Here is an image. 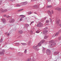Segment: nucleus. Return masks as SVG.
Here are the masks:
<instances>
[{"instance_id": "obj_1", "label": "nucleus", "mask_w": 61, "mask_h": 61, "mask_svg": "<svg viewBox=\"0 0 61 61\" xmlns=\"http://www.w3.org/2000/svg\"><path fill=\"white\" fill-rule=\"evenodd\" d=\"M43 26V24L41 22H39L37 25V26L40 27H42Z\"/></svg>"}, {"instance_id": "obj_2", "label": "nucleus", "mask_w": 61, "mask_h": 61, "mask_svg": "<svg viewBox=\"0 0 61 61\" xmlns=\"http://www.w3.org/2000/svg\"><path fill=\"white\" fill-rule=\"evenodd\" d=\"M46 52V53L47 54V55H50V54H51V51H50V50L49 49H47Z\"/></svg>"}, {"instance_id": "obj_3", "label": "nucleus", "mask_w": 61, "mask_h": 61, "mask_svg": "<svg viewBox=\"0 0 61 61\" xmlns=\"http://www.w3.org/2000/svg\"><path fill=\"white\" fill-rule=\"evenodd\" d=\"M14 22H15V20L13 19H10L9 21V22L10 23H13Z\"/></svg>"}, {"instance_id": "obj_4", "label": "nucleus", "mask_w": 61, "mask_h": 61, "mask_svg": "<svg viewBox=\"0 0 61 61\" xmlns=\"http://www.w3.org/2000/svg\"><path fill=\"white\" fill-rule=\"evenodd\" d=\"M37 46H34L33 47V48H34V49H35L37 51H38V49L37 48V47H38Z\"/></svg>"}, {"instance_id": "obj_5", "label": "nucleus", "mask_w": 61, "mask_h": 61, "mask_svg": "<svg viewBox=\"0 0 61 61\" xmlns=\"http://www.w3.org/2000/svg\"><path fill=\"white\" fill-rule=\"evenodd\" d=\"M2 21L3 23L4 24L6 23V20L5 19H2Z\"/></svg>"}, {"instance_id": "obj_6", "label": "nucleus", "mask_w": 61, "mask_h": 61, "mask_svg": "<svg viewBox=\"0 0 61 61\" xmlns=\"http://www.w3.org/2000/svg\"><path fill=\"white\" fill-rule=\"evenodd\" d=\"M18 32L20 34H22V33H23V30H20Z\"/></svg>"}, {"instance_id": "obj_7", "label": "nucleus", "mask_w": 61, "mask_h": 61, "mask_svg": "<svg viewBox=\"0 0 61 61\" xmlns=\"http://www.w3.org/2000/svg\"><path fill=\"white\" fill-rule=\"evenodd\" d=\"M42 48H43V49L42 50V52L43 53H45V50H46V49L44 47H43Z\"/></svg>"}, {"instance_id": "obj_8", "label": "nucleus", "mask_w": 61, "mask_h": 61, "mask_svg": "<svg viewBox=\"0 0 61 61\" xmlns=\"http://www.w3.org/2000/svg\"><path fill=\"white\" fill-rule=\"evenodd\" d=\"M41 44V43L40 42H39V43L38 44V45L37 46L38 47H39V46H41V44Z\"/></svg>"}, {"instance_id": "obj_9", "label": "nucleus", "mask_w": 61, "mask_h": 61, "mask_svg": "<svg viewBox=\"0 0 61 61\" xmlns=\"http://www.w3.org/2000/svg\"><path fill=\"white\" fill-rule=\"evenodd\" d=\"M60 31V30H59L58 31V32H57L56 33L55 35V36H58V34H59V32Z\"/></svg>"}, {"instance_id": "obj_10", "label": "nucleus", "mask_w": 61, "mask_h": 61, "mask_svg": "<svg viewBox=\"0 0 61 61\" xmlns=\"http://www.w3.org/2000/svg\"><path fill=\"white\" fill-rule=\"evenodd\" d=\"M54 41L51 40L50 41V44H51V43H54Z\"/></svg>"}, {"instance_id": "obj_11", "label": "nucleus", "mask_w": 61, "mask_h": 61, "mask_svg": "<svg viewBox=\"0 0 61 61\" xmlns=\"http://www.w3.org/2000/svg\"><path fill=\"white\" fill-rule=\"evenodd\" d=\"M47 30H44L43 31V33L44 34H45V33H47Z\"/></svg>"}, {"instance_id": "obj_12", "label": "nucleus", "mask_w": 61, "mask_h": 61, "mask_svg": "<svg viewBox=\"0 0 61 61\" xmlns=\"http://www.w3.org/2000/svg\"><path fill=\"white\" fill-rule=\"evenodd\" d=\"M45 40H43L41 41L40 42L41 43V44H42L43 43H44V42H45Z\"/></svg>"}, {"instance_id": "obj_13", "label": "nucleus", "mask_w": 61, "mask_h": 61, "mask_svg": "<svg viewBox=\"0 0 61 61\" xmlns=\"http://www.w3.org/2000/svg\"><path fill=\"white\" fill-rule=\"evenodd\" d=\"M21 44H22L23 46H25V45H27V43H21Z\"/></svg>"}, {"instance_id": "obj_14", "label": "nucleus", "mask_w": 61, "mask_h": 61, "mask_svg": "<svg viewBox=\"0 0 61 61\" xmlns=\"http://www.w3.org/2000/svg\"><path fill=\"white\" fill-rule=\"evenodd\" d=\"M19 16H20V17H21V18H24V17H25V16L23 15H20Z\"/></svg>"}, {"instance_id": "obj_15", "label": "nucleus", "mask_w": 61, "mask_h": 61, "mask_svg": "<svg viewBox=\"0 0 61 61\" xmlns=\"http://www.w3.org/2000/svg\"><path fill=\"white\" fill-rule=\"evenodd\" d=\"M29 26V24H26L25 25V27H28Z\"/></svg>"}, {"instance_id": "obj_16", "label": "nucleus", "mask_w": 61, "mask_h": 61, "mask_svg": "<svg viewBox=\"0 0 61 61\" xmlns=\"http://www.w3.org/2000/svg\"><path fill=\"white\" fill-rule=\"evenodd\" d=\"M59 22H60V20H59L57 22H56L57 24L58 25H59Z\"/></svg>"}, {"instance_id": "obj_17", "label": "nucleus", "mask_w": 61, "mask_h": 61, "mask_svg": "<svg viewBox=\"0 0 61 61\" xmlns=\"http://www.w3.org/2000/svg\"><path fill=\"white\" fill-rule=\"evenodd\" d=\"M35 8H38V6L37 5H35L33 6Z\"/></svg>"}, {"instance_id": "obj_18", "label": "nucleus", "mask_w": 61, "mask_h": 61, "mask_svg": "<svg viewBox=\"0 0 61 61\" xmlns=\"http://www.w3.org/2000/svg\"><path fill=\"white\" fill-rule=\"evenodd\" d=\"M52 7V6L51 5H48L47 6V8H51Z\"/></svg>"}, {"instance_id": "obj_19", "label": "nucleus", "mask_w": 61, "mask_h": 61, "mask_svg": "<svg viewBox=\"0 0 61 61\" xmlns=\"http://www.w3.org/2000/svg\"><path fill=\"white\" fill-rule=\"evenodd\" d=\"M48 38V36H45L44 37V39H47Z\"/></svg>"}, {"instance_id": "obj_20", "label": "nucleus", "mask_w": 61, "mask_h": 61, "mask_svg": "<svg viewBox=\"0 0 61 61\" xmlns=\"http://www.w3.org/2000/svg\"><path fill=\"white\" fill-rule=\"evenodd\" d=\"M24 9H20L18 10L17 11V12H20V11H22V10H23Z\"/></svg>"}, {"instance_id": "obj_21", "label": "nucleus", "mask_w": 61, "mask_h": 61, "mask_svg": "<svg viewBox=\"0 0 61 61\" xmlns=\"http://www.w3.org/2000/svg\"><path fill=\"white\" fill-rule=\"evenodd\" d=\"M23 3H24V5H26V4H27V2H23Z\"/></svg>"}, {"instance_id": "obj_22", "label": "nucleus", "mask_w": 61, "mask_h": 61, "mask_svg": "<svg viewBox=\"0 0 61 61\" xmlns=\"http://www.w3.org/2000/svg\"><path fill=\"white\" fill-rule=\"evenodd\" d=\"M4 55V53L3 52L1 51L0 52V55Z\"/></svg>"}, {"instance_id": "obj_23", "label": "nucleus", "mask_w": 61, "mask_h": 61, "mask_svg": "<svg viewBox=\"0 0 61 61\" xmlns=\"http://www.w3.org/2000/svg\"><path fill=\"white\" fill-rule=\"evenodd\" d=\"M3 41V39L1 38L0 40V43H2V42Z\"/></svg>"}, {"instance_id": "obj_24", "label": "nucleus", "mask_w": 61, "mask_h": 61, "mask_svg": "<svg viewBox=\"0 0 61 61\" xmlns=\"http://www.w3.org/2000/svg\"><path fill=\"white\" fill-rule=\"evenodd\" d=\"M21 5H24V2L21 3L20 4Z\"/></svg>"}, {"instance_id": "obj_25", "label": "nucleus", "mask_w": 61, "mask_h": 61, "mask_svg": "<svg viewBox=\"0 0 61 61\" xmlns=\"http://www.w3.org/2000/svg\"><path fill=\"white\" fill-rule=\"evenodd\" d=\"M59 52H56L54 53V54H56H56H59Z\"/></svg>"}, {"instance_id": "obj_26", "label": "nucleus", "mask_w": 61, "mask_h": 61, "mask_svg": "<svg viewBox=\"0 0 61 61\" xmlns=\"http://www.w3.org/2000/svg\"><path fill=\"white\" fill-rule=\"evenodd\" d=\"M7 11V9H5L4 10V13H5V12H6Z\"/></svg>"}, {"instance_id": "obj_27", "label": "nucleus", "mask_w": 61, "mask_h": 61, "mask_svg": "<svg viewBox=\"0 0 61 61\" xmlns=\"http://www.w3.org/2000/svg\"><path fill=\"white\" fill-rule=\"evenodd\" d=\"M0 11H1V12L4 13V9H1V10H0Z\"/></svg>"}, {"instance_id": "obj_28", "label": "nucleus", "mask_w": 61, "mask_h": 61, "mask_svg": "<svg viewBox=\"0 0 61 61\" xmlns=\"http://www.w3.org/2000/svg\"><path fill=\"white\" fill-rule=\"evenodd\" d=\"M56 45V44L55 43H52V44H51V46H52V45H54V46H55Z\"/></svg>"}, {"instance_id": "obj_29", "label": "nucleus", "mask_w": 61, "mask_h": 61, "mask_svg": "<svg viewBox=\"0 0 61 61\" xmlns=\"http://www.w3.org/2000/svg\"><path fill=\"white\" fill-rule=\"evenodd\" d=\"M19 44H20L19 43H15V45L16 46H18V45H19Z\"/></svg>"}, {"instance_id": "obj_30", "label": "nucleus", "mask_w": 61, "mask_h": 61, "mask_svg": "<svg viewBox=\"0 0 61 61\" xmlns=\"http://www.w3.org/2000/svg\"><path fill=\"white\" fill-rule=\"evenodd\" d=\"M3 0L0 1V5H1L2 4V3Z\"/></svg>"}, {"instance_id": "obj_31", "label": "nucleus", "mask_w": 61, "mask_h": 61, "mask_svg": "<svg viewBox=\"0 0 61 61\" xmlns=\"http://www.w3.org/2000/svg\"><path fill=\"white\" fill-rule=\"evenodd\" d=\"M16 6L17 7H19V6H21L17 4Z\"/></svg>"}, {"instance_id": "obj_32", "label": "nucleus", "mask_w": 61, "mask_h": 61, "mask_svg": "<svg viewBox=\"0 0 61 61\" xmlns=\"http://www.w3.org/2000/svg\"><path fill=\"white\" fill-rule=\"evenodd\" d=\"M27 50L26 49H25L24 52V53H25V54H26V51H27Z\"/></svg>"}, {"instance_id": "obj_33", "label": "nucleus", "mask_w": 61, "mask_h": 61, "mask_svg": "<svg viewBox=\"0 0 61 61\" xmlns=\"http://www.w3.org/2000/svg\"><path fill=\"white\" fill-rule=\"evenodd\" d=\"M32 14V13H31V11H30V13H28V14L29 15H31Z\"/></svg>"}, {"instance_id": "obj_34", "label": "nucleus", "mask_w": 61, "mask_h": 61, "mask_svg": "<svg viewBox=\"0 0 61 61\" xmlns=\"http://www.w3.org/2000/svg\"><path fill=\"white\" fill-rule=\"evenodd\" d=\"M36 33H39V30H37L36 31Z\"/></svg>"}, {"instance_id": "obj_35", "label": "nucleus", "mask_w": 61, "mask_h": 61, "mask_svg": "<svg viewBox=\"0 0 61 61\" xmlns=\"http://www.w3.org/2000/svg\"><path fill=\"white\" fill-rule=\"evenodd\" d=\"M49 20H47L46 21V23H49Z\"/></svg>"}, {"instance_id": "obj_36", "label": "nucleus", "mask_w": 61, "mask_h": 61, "mask_svg": "<svg viewBox=\"0 0 61 61\" xmlns=\"http://www.w3.org/2000/svg\"><path fill=\"white\" fill-rule=\"evenodd\" d=\"M49 19L51 22H52V19H51V18H50Z\"/></svg>"}, {"instance_id": "obj_37", "label": "nucleus", "mask_w": 61, "mask_h": 61, "mask_svg": "<svg viewBox=\"0 0 61 61\" xmlns=\"http://www.w3.org/2000/svg\"><path fill=\"white\" fill-rule=\"evenodd\" d=\"M30 43H31V41H30L29 42H28V44L29 45H30Z\"/></svg>"}, {"instance_id": "obj_38", "label": "nucleus", "mask_w": 61, "mask_h": 61, "mask_svg": "<svg viewBox=\"0 0 61 61\" xmlns=\"http://www.w3.org/2000/svg\"><path fill=\"white\" fill-rule=\"evenodd\" d=\"M58 39L59 40H61V37H59Z\"/></svg>"}, {"instance_id": "obj_39", "label": "nucleus", "mask_w": 61, "mask_h": 61, "mask_svg": "<svg viewBox=\"0 0 61 61\" xmlns=\"http://www.w3.org/2000/svg\"><path fill=\"white\" fill-rule=\"evenodd\" d=\"M5 52V50H3L2 51V52Z\"/></svg>"}, {"instance_id": "obj_40", "label": "nucleus", "mask_w": 61, "mask_h": 61, "mask_svg": "<svg viewBox=\"0 0 61 61\" xmlns=\"http://www.w3.org/2000/svg\"><path fill=\"white\" fill-rule=\"evenodd\" d=\"M58 10H61V8H58V9H57Z\"/></svg>"}, {"instance_id": "obj_41", "label": "nucleus", "mask_w": 61, "mask_h": 61, "mask_svg": "<svg viewBox=\"0 0 61 61\" xmlns=\"http://www.w3.org/2000/svg\"><path fill=\"white\" fill-rule=\"evenodd\" d=\"M48 11L49 12V13L51 14V11L49 10H48Z\"/></svg>"}, {"instance_id": "obj_42", "label": "nucleus", "mask_w": 61, "mask_h": 61, "mask_svg": "<svg viewBox=\"0 0 61 61\" xmlns=\"http://www.w3.org/2000/svg\"><path fill=\"white\" fill-rule=\"evenodd\" d=\"M34 21H32L31 22V23L30 24V25H31L32 24V23H34Z\"/></svg>"}, {"instance_id": "obj_43", "label": "nucleus", "mask_w": 61, "mask_h": 61, "mask_svg": "<svg viewBox=\"0 0 61 61\" xmlns=\"http://www.w3.org/2000/svg\"><path fill=\"white\" fill-rule=\"evenodd\" d=\"M30 33H31V34H33V31H31Z\"/></svg>"}, {"instance_id": "obj_44", "label": "nucleus", "mask_w": 61, "mask_h": 61, "mask_svg": "<svg viewBox=\"0 0 61 61\" xmlns=\"http://www.w3.org/2000/svg\"><path fill=\"white\" fill-rule=\"evenodd\" d=\"M47 1L48 2H50L51 0H47Z\"/></svg>"}, {"instance_id": "obj_45", "label": "nucleus", "mask_w": 61, "mask_h": 61, "mask_svg": "<svg viewBox=\"0 0 61 61\" xmlns=\"http://www.w3.org/2000/svg\"><path fill=\"white\" fill-rule=\"evenodd\" d=\"M3 16L4 17H6V15H4Z\"/></svg>"}, {"instance_id": "obj_46", "label": "nucleus", "mask_w": 61, "mask_h": 61, "mask_svg": "<svg viewBox=\"0 0 61 61\" xmlns=\"http://www.w3.org/2000/svg\"><path fill=\"white\" fill-rule=\"evenodd\" d=\"M30 61V59H28L27 60V61Z\"/></svg>"}, {"instance_id": "obj_47", "label": "nucleus", "mask_w": 61, "mask_h": 61, "mask_svg": "<svg viewBox=\"0 0 61 61\" xmlns=\"http://www.w3.org/2000/svg\"><path fill=\"white\" fill-rule=\"evenodd\" d=\"M33 1H35V0H31V2H33Z\"/></svg>"}, {"instance_id": "obj_48", "label": "nucleus", "mask_w": 61, "mask_h": 61, "mask_svg": "<svg viewBox=\"0 0 61 61\" xmlns=\"http://www.w3.org/2000/svg\"><path fill=\"white\" fill-rule=\"evenodd\" d=\"M10 2H13L14 1H13V0H10Z\"/></svg>"}, {"instance_id": "obj_49", "label": "nucleus", "mask_w": 61, "mask_h": 61, "mask_svg": "<svg viewBox=\"0 0 61 61\" xmlns=\"http://www.w3.org/2000/svg\"><path fill=\"white\" fill-rule=\"evenodd\" d=\"M51 12H52V14H53V13H54V11H53V10H52Z\"/></svg>"}, {"instance_id": "obj_50", "label": "nucleus", "mask_w": 61, "mask_h": 61, "mask_svg": "<svg viewBox=\"0 0 61 61\" xmlns=\"http://www.w3.org/2000/svg\"><path fill=\"white\" fill-rule=\"evenodd\" d=\"M10 35V34H7L8 36H9Z\"/></svg>"}, {"instance_id": "obj_51", "label": "nucleus", "mask_w": 61, "mask_h": 61, "mask_svg": "<svg viewBox=\"0 0 61 61\" xmlns=\"http://www.w3.org/2000/svg\"><path fill=\"white\" fill-rule=\"evenodd\" d=\"M47 18V17H45L44 18V19H46Z\"/></svg>"}, {"instance_id": "obj_52", "label": "nucleus", "mask_w": 61, "mask_h": 61, "mask_svg": "<svg viewBox=\"0 0 61 61\" xmlns=\"http://www.w3.org/2000/svg\"><path fill=\"white\" fill-rule=\"evenodd\" d=\"M22 19H22V18H21L20 19V20H22Z\"/></svg>"}, {"instance_id": "obj_53", "label": "nucleus", "mask_w": 61, "mask_h": 61, "mask_svg": "<svg viewBox=\"0 0 61 61\" xmlns=\"http://www.w3.org/2000/svg\"><path fill=\"white\" fill-rule=\"evenodd\" d=\"M59 26H60V27H61V24H60V25H59Z\"/></svg>"}, {"instance_id": "obj_54", "label": "nucleus", "mask_w": 61, "mask_h": 61, "mask_svg": "<svg viewBox=\"0 0 61 61\" xmlns=\"http://www.w3.org/2000/svg\"><path fill=\"white\" fill-rule=\"evenodd\" d=\"M26 18V20H28V18Z\"/></svg>"}, {"instance_id": "obj_55", "label": "nucleus", "mask_w": 61, "mask_h": 61, "mask_svg": "<svg viewBox=\"0 0 61 61\" xmlns=\"http://www.w3.org/2000/svg\"><path fill=\"white\" fill-rule=\"evenodd\" d=\"M47 28H48L47 27H46L45 28V29H47Z\"/></svg>"}, {"instance_id": "obj_56", "label": "nucleus", "mask_w": 61, "mask_h": 61, "mask_svg": "<svg viewBox=\"0 0 61 61\" xmlns=\"http://www.w3.org/2000/svg\"><path fill=\"white\" fill-rule=\"evenodd\" d=\"M35 14H37V13L36 12H34Z\"/></svg>"}, {"instance_id": "obj_57", "label": "nucleus", "mask_w": 61, "mask_h": 61, "mask_svg": "<svg viewBox=\"0 0 61 61\" xmlns=\"http://www.w3.org/2000/svg\"><path fill=\"white\" fill-rule=\"evenodd\" d=\"M37 1V0H34V1Z\"/></svg>"}, {"instance_id": "obj_58", "label": "nucleus", "mask_w": 61, "mask_h": 61, "mask_svg": "<svg viewBox=\"0 0 61 61\" xmlns=\"http://www.w3.org/2000/svg\"><path fill=\"white\" fill-rule=\"evenodd\" d=\"M0 35H1V33H0Z\"/></svg>"}]
</instances>
